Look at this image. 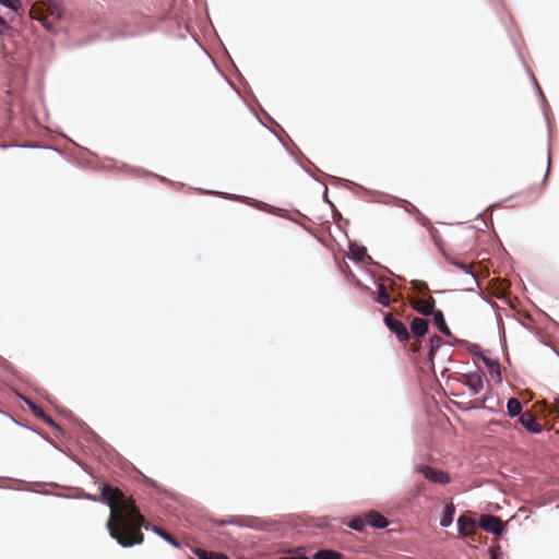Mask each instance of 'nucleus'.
Wrapping results in <instances>:
<instances>
[{"mask_svg": "<svg viewBox=\"0 0 559 559\" xmlns=\"http://www.w3.org/2000/svg\"><path fill=\"white\" fill-rule=\"evenodd\" d=\"M100 492V500L110 508V515L107 521L109 535L126 548L141 545L144 542L141 528L145 519L140 513L134 500L126 498L119 488L110 485H103Z\"/></svg>", "mask_w": 559, "mask_h": 559, "instance_id": "nucleus-1", "label": "nucleus"}, {"mask_svg": "<svg viewBox=\"0 0 559 559\" xmlns=\"http://www.w3.org/2000/svg\"><path fill=\"white\" fill-rule=\"evenodd\" d=\"M62 15L60 0H37V22H40L47 31H53L52 22Z\"/></svg>", "mask_w": 559, "mask_h": 559, "instance_id": "nucleus-2", "label": "nucleus"}, {"mask_svg": "<svg viewBox=\"0 0 559 559\" xmlns=\"http://www.w3.org/2000/svg\"><path fill=\"white\" fill-rule=\"evenodd\" d=\"M384 323L388 329L396 335L400 342L405 343L409 340V332L406 325L402 321L395 319L391 313L385 314Z\"/></svg>", "mask_w": 559, "mask_h": 559, "instance_id": "nucleus-3", "label": "nucleus"}, {"mask_svg": "<svg viewBox=\"0 0 559 559\" xmlns=\"http://www.w3.org/2000/svg\"><path fill=\"white\" fill-rule=\"evenodd\" d=\"M418 472H420L426 479H428L431 483L445 485L450 483V476L440 469H436L428 465H420L418 467Z\"/></svg>", "mask_w": 559, "mask_h": 559, "instance_id": "nucleus-4", "label": "nucleus"}, {"mask_svg": "<svg viewBox=\"0 0 559 559\" xmlns=\"http://www.w3.org/2000/svg\"><path fill=\"white\" fill-rule=\"evenodd\" d=\"M0 4L9 10L11 23L22 20L24 9L21 0H0Z\"/></svg>", "mask_w": 559, "mask_h": 559, "instance_id": "nucleus-5", "label": "nucleus"}, {"mask_svg": "<svg viewBox=\"0 0 559 559\" xmlns=\"http://www.w3.org/2000/svg\"><path fill=\"white\" fill-rule=\"evenodd\" d=\"M479 525L483 530L492 534H500L502 531V522L498 516L495 515H481Z\"/></svg>", "mask_w": 559, "mask_h": 559, "instance_id": "nucleus-6", "label": "nucleus"}, {"mask_svg": "<svg viewBox=\"0 0 559 559\" xmlns=\"http://www.w3.org/2000/svg\"><path fill=\"white\" fill-rule=\"evenodd\" d=\"M457 527H459V533L462 536L474 535L476 533V530H477L476 521L474 519H472V518L466 516V515H461L457 519Z\"/></svg>", "mask_w": 559, "mask_h": 559, "instance_id": "nucleus-7", "label": "nucleus"}, {"mask_svg": "<svg viewBox=\"0 0 559 559\" xmlns=\"http://www.w3.org/2000/svg\"><path fill=\"white\" fill-rule=\"evenodd\" d=\"M463 378V383L469 388L473 394H478L483 391L484 381L478 372L464 374Z\"/></svg>", "mask_w": 559, "mask_h": 559, "instance_id": "nucleus-8", "label": "nucleus"}, {"mask_svg": "<svg viewBox=\"0 0 559 559\" xmlns=\"http://www.w3.org/2000/svg\"><path fill=\"white\" fill-rule=\"evenodd\" d=\"M520 423L530 432L539 433L543 430L542 426L536 421V417L532 412H525L521 414Z\"/></svg>", "mask_w": 559, "mask_h": 559, "instance_id": "nucleus-9", "label": "nucleus"}, {"mask_svg": "<svg viewBox=\"0 0 559 559\" xmlns=\"http://www.w3.org/2000/svg\"><path fill=\"white\" fill-rule=\"evenodd\" d=\"M411 331L415 336H424L428 331V321L426 319L415 317L411 322Z\"/></svg>", "mask_w": 559, "mask_h": 559, "instance_id": "nucleus-10", "label": "nucleus"}, {"mask_svg": "<svg viewBox=\"0 0 559 559\" xmlns=\"http://www.w3.org/2000/svg\"><path fill=\"white\" fill-rule=\"evenodd\" d=\"M367 523L370 526L377 527V528H384L389 525V521L381 515L380 513L372 511L368 513L367 515Z\"/></svg>", "mask_w": 559, "mask_h": 559, "instance_id": "nucleus-11", "label": "nucleus"}, {"mask_svg": "<svg viewBox=\"0 0 559 559\" xmlns=\"http://www.w3.org/2000/svg\"><path fill=\"white\" fill-rule=\"evenodd\" d=\"M40 420L44 424L51 427L53 435L57 437L59 433L62 432V429L58 424H56L50 416L44 413L41 408L37 406V421Z\"/></svg>", "mask_w": 559, "mask_h": 559, "instance_id": "nucleus-12", "label": "nucleus"}, {"mask_svg": "<svg viewBox=\"0 0 559 559\" xmlns=\"http://www.w3.org/2000/svg\"><path fill=\"white\" fill-rule=\"evenodd\" d=\"M430 316H432L433 322H435L437 329L442 334H444L447 336H450L451 335V331H450L449 326L445 323L443 312L441 310H437L436 312L431 313Z\"/></svg>", "mask_w": 559, "mask_h": 559, "instance_id": "nucleus-13", "label": "nucleus"}, {"mask_svg": "<svg viewBox=\"0 0 559 559\" xmlns=\"http://www.w3.org/2000/svg\"><path fill=\"white\" fill-rule=\"evenodd\" d=\"M376 301L382 305L383 307H389L392 302L389 293L386 290V287L384 284L380 283L378 285V296L376 298Z\"/></svg>", "mask_w": 559, "mask_h": 559, "instance_id": "nucleus-14", "label": "nucleus"}, {"mask_svg": "<svg viewBox=\"0 0 559 559\" xmlns=\"http://www.w3.org/2000/svg\"><path fill=\"white\" fill-rule=\"evenodd\" d=\"M454 513H455L454 506L452 503L447 504L445 508H444V511H443V515H442L441 521H440V525L442 527L450 526L452 524V522H453Z\"/></svg>", "mask_w": 559, "mask_h": 559, "instance_id": "nucleus-15", "label": "nucleus"}, {"mask_svg": "<svg viewBox=\"0 0 559 559\" xmlns=\"http://www.w3.org/2000/svg\"><path fill=\"white\" fill-rule=\"evenodd\" d=\"M10 480L15 483L17 486H9V487L0 486V488L17 490V491L35 492V488H34V484L33 483L26 484L25 481L20 480V479H10Z\"/></svg>", "mask_w": 559, "mask_h": 559, "instance_id": "nucleus-16", "label": "nucleus"}, {"mask_svg": "<svg viewBox=\"0 0 559 559\" xmlns=\"http://www.w3.org/2000/svg\"><path fill=\"white\" fill-rule=\"evenodd\" d=\"M194 554L199 559H229L226 555L221 552L207 551L201 548H197Z\"/></svg>", "mask_w": 559, "mask_h": 559, "instance_id": "nucleus-17", "label": "nucleus"}, {"mask_svg": "<svg viewBox=\"0 0 559 559\" xmlns=\"http://www.w3.org/2000/svg\"><path fill=\"white\" fill-rule=\"evenodd\" d=\"M412 308L423 316H430V312L426 306V302L423 298H412L409 299Z\"/></svg>", "mask_w": 559, "mask_h": 559, "instance_id": "nucleus-18", "label": "nucleus"}, {"mask_svg": "<svg viewBox=\"0 0 559 559\" xmlns=\"http://www.w3.org/2000/svg\"><path fill=\"white\" fill-rule=\"evenodd\" d=\"M508 414L515 417L522 413V404L518 399H510L507 403Z\"/></svg>", "mask_w": 559, "mask_h": 559, "instance_id": "nucleus-19", "label": "nucleus"}, {"mask_svg": "<svg viewBox=\"0 0 559 559\" xmlns=\"http://www.w3.org/2000/svg\"><path fill=\"white\" fill-rule=\"evenodd\" d=\"M442 343H443V341H442V338L439 335L431 336V338H430V349H429V354H428L429 359L431 361L433 360L435 354L441 347Z\"/></svg>", "mask_w": 559, "mask_h": 559, "instance_id": "nucleus-20", "label": "nucleus"}, {"mask_svg": "<svg viewBox=\"0 0 559 559\" xmlns=\"http://www.w3.org/2000/svg\"><path fill=\"white\" fill-rule=\"evenodd\" d=\"M11 147H19V148H35V142L26 141V142H12V143H3L0 144L1 150H8Z\"/></svg>", "mask_w": 559, "mask_h": 559, "instance_id": "nucleus-21", "label": "nucleus"}, {"mask_svg": "<svg viewBox=\"0 0 559 559\" xmlns=\"http://www.w3.org/2000/svg\"><path fill=\"white\" fill-rule=\"evenodd\" d=\"M314 559H341L342 555L334 550H319L313 556Z\"/></svg>", "mask_w": 559, "mask_h": 559, "instance_id": "nucleus-22", "label": "nucleus"}, {"mask_svg": "<svg viewBox=\"0 0 559 559\" xmlns=\"http://www.w3.org/2000/svg\"><path fill=\"white\" fill-rule=\"evenodd\" d=\"M366 525H368L367 516H365V518H355L349 523V527H352L355 531H359V532L364 531Z\"/></svg>", "mask_w": 559, "mask_h": 559, "instance_id": "nucleus-23", "label": "nucleus"}, {"mask_svg": "<svg viewBox=\"0 0 559 559\" xmlns=\"http://www.w3.org/2000/svg\"><path fill=\"white\" fill-rule=\"evenodd\" d=\"M412 288L418 294H427L429 292L428 284L424 281L415 280L412 283Z\"/></svg>", "mask_w": 559, "mask_h": 559, "instance_id": "nucleus-24", "label": "nucleus"}, {"mask_svg": "<svg viewBox=\"0 0 559 559\" xmlns=\"http://www.w3.org/2000/svg\"><path fill=\"white\" fill-rule=\"evenodd\" d=\"M485 362H486V365L489 368V372H490L491 377L493 378L496 376L498 379H500V365H499V362L495 361V360L487 359V358H485Z\"/></svg>", "mask_w": 559, "mask_h": 559, "instance_id": "nucleus-25", "label": "nucleus"}, {"mask_svg": "<svg viewBox=\"0 0 559 559\" xmlns=\"http://www.w3.org/2000/svg\"><path fill=\"white\" fill-rule=\"evenodd\" d=\"M154 531L160 536L163 537L165 540H167L168 543H170L171 545H174L175 547H179V544L178 542L169 534L167 533L165 530L160 528V527H157V526H154Z\"/></svg>", "mask_w": 559, "mask_h": 559, "instance_id": "nucleus-26", "label": "nucleus"}, {"mask_svg": "<svg viewBox=\"0 0 559 559\" xmlns=\"http://www.w3.org/2000/svg\"><path fill=\"white\" fill-rule=\"evenodd\" d=\"M13 27L10 26L9 22L0 15V35L11 34Z\"/></svg>", "mask_w": 559, "mask_h": 559, "instance_id": "nucleus-27", "label": "nucleus"}, {"mask_svg": "<svg viewBox=\"0 0 559 559\" xmlns=\"http://www.w3.org/2000/svg\"><path fill=\"white\" fill-rule=\"evenodd\" d=\"M15 394H16L21 400H23V401L26 403V405L28 406V408H29L31 413L35 415V400H34V399H32V397H27V396H25V395H23V394H20V393H19V392H16V391H15Z\"/></svg>", "mask_w": 559, "mask_h": 559, "instance_id": "nucleus-28", "label": "nucleus"}, {"mask_svg": "<svg viewBox=\"0 0 559 559\" xmlns=\"http://www.w3.org/2000/svg\"><path fill=\"white\" fill-rule=\"evenodd\" d=\"M454 265H456L459 269H461V270H462V271H464L465 273L471 274V275L476 280V275H475V274H474V272H473V266H472V264L464 263V262H454Z\"/></svg>", "mask_w": 559, "mask_h": 559, "instance_id": "nucleus-29", "label": "nucleus"}, {"mask_svg": "<svg viewBox=\"0 0 559 559\" xmlns=\"http://www.w3.org/2000/svg\"><path fill=\"white\" fill-rule=\"evenodd\" d=\"M425 302H426V306L431 313L436 312L437 310L435 309V306H436V299L432 297V296H428V298L424 299Z\"/></svg>", "mask_w": 559, "mask_h": 559, "instance_id": "nucleus-30", "label": "nucleus"}, {"mask_svg": "<svg viewBox=\"0 0 559 559\" xmlns=\"http://www.w3.org/2000/svg\"><path fill=\"white\" fill-rule=\"evenodd\" d=\"M0 413H1V414H3V415H5V416H8V417H10V418H11V419L16 424V425H20V426H22V427H24V428H26V429L31 430L32 432H35V427H33V426H26V425H23V424L19 423L17 420H15V419H14V418L9 414V413H7V412H3V411H1V409H0Z\"/></svg>", "mask_w": 559, "mask_h": 559, "instance_id": "nucleus-31", "label": "nucleus"}, {"mask_svg": "<svg viewBox=\"0 0 559 559\" xmlns=\"http://www.w3.org/2000/svg\"><path fill=\"white\" fill-rule=\"evenodd\" d=\"M424 491H425V484L420 483L415 486V489L412 495H413V497H417V496L421 495Z\"/></svg>", "mask_w": 559, "mask_h": 559, "instance_id": "nucleus-32", "label": "nucleus"}, {"mask_svg": "<svg viewBox=\"0 0 559 559\" xmlns=\"http://www.w3.org/2000/svg\"><path fill=\"white\" fill-rule=\"evenodd\" d=\"M551 412L556 414V418L559 420V399L556 400Z\"/></svg>", "mask_w": 559, "mask_h": 559, "instance_id": "nucleus-33", "label": "nucleus"}, {"mask_svg": "<svg viewBox=\"0 0 559 559\" xmlns=\"http://www.w3.org/2000/svg\"><path fill=\"white\" fill-rule=\"evenodd\" d=\"M0 367L8 368L10 367V362L0 356Z\"/></svg>", "mask_w": 559, "mask_h": 559, "instance_id": "nucleus-34", "label": "nucleus"}, {"mask_svg": "<svg viewBox=\"0 0 559 559\" xmlns=\"http://www.w3.org/2000/svg\"><path fill=\"white\" fill-rule=\"evenodd\" d=\"M419 347H420V341H416L415 343L412 344L413 352H418Z\"/></svg>", "mask_w": 559, "mask_h": 559, "instance_id": "nucleus-35", "label": "nucleus"}, {"mask_svg": "<svg viewBox=\"0 0 559 559\" xmlns=\"http://www.w3.org/2000/svg\"><path fill=\"white\" fill-rule=\"evenodd\" d=\"M364 254H365V249H358L357 252L355 253V255L357 257L358 260H361Z\"/></svg>", "mask_w": 559, "mask_h": 559, "instance_id": "nucleus-36", "label": "nucleus"}, {"mask_svg": "<svg viewBox=\"0 0 559 559\" xmlns=\"http://www.w3.org/2000/svg\"><path fill=\"white\" fill-rule=\"evenodd\" d=\"M550 171V156L547 157V170H546V177L548 176Z\"/></svg>", "mask_w": 559, "mask_h": 559, "instance_id": "nucleus-37", "label": "nucleus"}, {"mask_svg": "<svg viewBox=\"0 0 559 559\" xmlns=\"http://www.w3.org/2000/svg\"><path fill=\"white\" fill-rule=\"evenodd\" d=\"M34 12H35V5L33 4L31 10H29V15L33 16L34 15Z\"/></svg>", "mask_w": 559, "mask_h": 559, "instance_id": "nucleus-38", "label": "nucleus"}]
</instances>
